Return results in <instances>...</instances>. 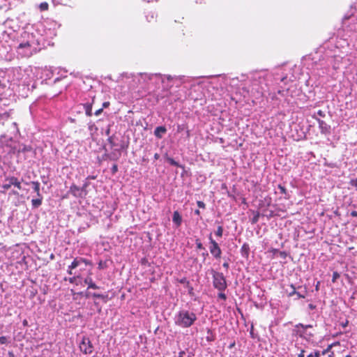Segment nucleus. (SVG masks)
I'll list each match as a JSON object with an SVG mask.
<instances>
[{"label":"nucleus","mask_w":357,"mask_h":357,"mask_svg":"<svg viewBox=\"0 0 357 357\" xmlns=\"http://www.w3.org/2000/svg\"><path fill=\"white\" fill-rule=\"evenodd\" d=\"M40 50L39 40L33 33L24 31L17 47V52L22 57H29Z\"/></svg>","instance_id":"nucleus-1"},{"label":"nucleus","mask_w":357,"mask_h":357,"mask_svg":"<svg viewBox=\"0 0 357 357\" xmlns=\"http://www.w3.org/2000/svg\"><path fill=\"white\" fill-rule=\"evenodd\" d=\"M109 105V102H104L103 106L107 107Z\"/></svg>","instance_id":"nucleus-54"},{"label":"nucleus","mask_w":357,"mask_h":357,"mask_svg":"<svg viewBox=\"0 0 357 357\" xmlns=\"http://www.w3.org/2000/svg\"><path fill=\"white\" fill-rule=\"evenodd\" d=\"M189 137H190V132H189V130H187L186 131V138H189Z\"/></svg>","instance_id":"nucleus-50"},{"label":"nucleus","mask_w":357,"mask_h":357,"mask_svg":"<svg viewBox=\"0 0 357 357\" xmlns=\"http://www.w3.org/2000/svg\"><path fill=\"white\" fill-rule=\"evenodd\" d=\"M268 73L266 71L255 72L251 75V86L248 89V92L262 95L267 87L266 77Z\"/></svg>","instance_id":"nucleus-2"},{"label":"nucleus","mask_w":357,"mask_h":357,"mask_svg":"<svg viewBox=\"0 0 357 357\" xmlns=\"http://www.w3.org/2000/svg\"><path fill=\"white\" fill-rule=\"evenodd\" d=\"M48 3L47 2H43L40 3L39 8L41 10H47L48 9Z\"/></svg>","instance_id":"nucleus-23"},{"label":"nucleus","mask_w":357,"mask_h":357,"mask_svg":"<svg viewBox=\"0 0 357 357\" xmlns=\"http://www.w3.org/2000/svg\"><path fill=\"white\" fill-rule=\"evenodd\" d=\"M6 137L4 136H1V138H0V148L2 147V145H3V139H5Z\"/></svg>","instance_id":"nucleus-37"},{"label":"nucleus","mask_w":357,"mask_h":357,"mask_svg":"<svg viewBox=\"0 0 357 357\" xmlns=\"http://www.w3.org/2000/svg\"><path fill=\"white\" fill-rule=\"evenodd\" d=\"M338 277L339 274L337 272H334L333 274V282H335Z\"/></svg>","instance_id":"nucleus-35"},{"label":"nucleus","mask_w":357,"mask_h":357,"mask_svg":"<svg viewBox=\"0 0 357 357\" xmlns=\"http://www.w3.org/2000/svg\"><path fill=\"white\" fill-rule=\"evenodd\" d=\"M332 347H333V344L329 345V346L327 347V349H326L324 350V351L321 353V355H323V356H324V355H325L326 353H328V352L331 350V349Z\"/></svg>","instance_id":"nucleus-30"},{"label":"nucleus","mask_w":357,"mask_h":357,"mask_svg":"<svg viewBox=\"0 0 357 357\" xmlns=\"http://www.w3.org/2000/svg\"><path fill=\"white\" fill-rule=\"evenodd\" d=\"M84 283L88 285V288L93 289H98L99 287L93 282V280L90 277H87L84 280Z\"/></svg>","instance_id":"nucleus-13"},{"label":"nucleus","mask_w":357,"mask_h":357,"mask_svg":"<svg viewBox=\"0 0 357 357\" xmlns=\"http://www.w3.org/2000/svg\"><path fill=\"white\" fill-rule=\"evenodd\" d=\"M75 280V277H73V278H70L69 279V282H70V283H73V282H74Z\"/></svg>","instance_id":"nucleus-48"},{"label":"nucleus","mask_w":357,"mask_h":357,"mask_svg":"<svg viewBox=\"0 0 357 357\" xmlns=\"http://www.w3.org/2000/svg\"><path fill=\"white\" fill-rule=\"evenodd\" d=\"M93 357H95V356H93Z\"/></svg>","instance_id":"nucleus-58"},{"label":"nucleus","mask_w":357,"mask_h":357,"mask_svg":"<svg viewBox=\"0 0 357 357\" xmlns=\"http://www.w3.org/2000/svg\"><path fill=\"white\" fill-rule=\"evenodd\" d=\"M92 296L93 297L98 298H103L105 297L104 295L98 293H93Z\"/></svg>","instance_id":"nucleus-31"},{"label":"nucleus","mask_w":357,"mask_h":357,"mask_svg":"<svg viewBox=\"0 0 357 357\" xmlns=\"http://www.w3.org/2000/svg\"><path fill=\"white\" fill-rule=\"evenodd\" d=\"M84 109L86 114L89 116H91L92 115V106L89 103H86L84 105Z\"/></svg>","instance_id":"nucleus-18"},{"label":"nucleus","mask_w":357,"mask_h":357,"mask_svg":"<svg viewBox=\"0 0 357 357\" xmlns=\"http://www.w3.org/2000/svg\"><path fill=\"white\" fill-rule=\"evenodd\" d=\"M290 287H291V291L289 292V296H293V295H295V294H296V288H295V287H294L293 284H291V285L290 286Z\"/></svg>","instance_id":"nucleus-28"},{"label":"nucleus","mask_w":357,"mask_h":357,"mask_svg":"<svg viewBox=\"0 0 357 357\" xmlns=\"http://www.w3.org/2000/svg\"><path fill=\"white\" fill-rule=\"evenodd\" d=\"M223 267L226 269H227L229 268V264L227 262H225L223 264H222Z\"/></svg>","instance_id":"nucleus-46"},{"label":"nucleus","mask_w":357,"mask_h":357,"mask_svg":"<svg viewBox=\"0 0 357 357\" xmlns=\"http://www.w3.org/2000/svg\"><path fill=\"white\" fill-rule=\"evenodd\" d=\"M167 160L170 165H172L173 166L180 167L178 163L176 161H175L173 158H168Z\"/></svg>","instance_id":"nucleus-25"},{"label":"nucleus","mask_w":357,"mask_h":357,"mask_svg":"<svg viewBox=\"0 0 357 357\" xmlns=\"http://www.w3.org/2000/svg\"><path fill=\"white\" fill-rule=\"evenodd\" d=\"M257 218H255V219L253 220V222H257Z\"/></svg>","instance_id":"nucleus-55"},{"label":"nucleus","mask_w":357,"mask_h":357,"mask_svg":"<svg viewBox=\"0 0 357 357\" xmlns=\"http://www.w3.org/2000/svg\"><path fill=\"white\" fill-rule=\"evenodd\" d=\"M31 150V147L29 146H24L22 149L23 152L29 151Z\"/></svg>","instance_id":"nucleus-33"},{"label":"nucleus","mask_w":357,"mask_h":357,"mask_svg":"<svg viewBox=\"0 0 357 357\" xmlns=\"http://www.w3.org/2000/svg\"><path fill=\"white\" fill-rule=\"evenodd\" d=\"M8 343V339L6 336H1L0 337V344H5Z\"/></svg>","instance_id":"nucleus-26"},{"label":"nucleus","mask_w":357,"mask_h":357,"mask_svg":"<svg viewBox=\"0 0 357 357\" xmlns=\"http://www.w3.org/2000/svg\"><path fill=\"white\" fill-rule=\"evenodd\" d=\"M311 325H303L302 324H297L296 326V330L297 334L302 338L306 340L307 342L312 340L314 335L312 333L307 331L308 328H311Z\"/></svg>","instance_id":"nucleus-6"},{"label":"nucleus","mask_w":357,"mask_h":357,"mask_svg":"<svg viewBox=\"0 0 357 357\" xmlns=\"http://www.w3.org/2000/svg\"><path fill=\"white\" fill-rule=\"evenodd\" d=\"M73 269H70V266H68V273L70 274V275H73Z\"/></svg>","instance_id":"nucleus-39"},{"label":"nucleus","mask_w":357,"mask_h":357,"mask_svg":"<svg viewBox=\"0 0 357 357\" xmlns=\"http://www.w3.org/2000/svg\"><path fill=\"white\" fill-rule=\"evenodd\" d=\"M351 215L352 217H357V211H353L351 212Z\"/></svg>","instance_id":"nucleus-38"},{"label":"nucleus","mask_w":357,"mask_h":357,"mask_svg":"<svg viewBox=\"0 0 357 357\" xmlns=\"http://www.w3.org/2000/svg\"><path fill=\"white\" fill-rule=\"evenodd\" d=\"M79 347L84 354H91L93 351V345L89 339L86 337L82 339Z\"/></svg>","instance_id":"nucleus-9"},{"label":"nucleus","mask_w":357,"mask_h":357,"mask_svg":"<svg viewBox=\"0 0 357 357\" xmlns=\"http://www.w3.org/2000/svg\"><path fill=\"white\" fill-rule=\"evenodd\" d=\"M132 77L135 82L134 86L150 84H157L159 82H163V77L160 74L138 73Z\"/></svg>","instance_id":"nucleus-3"},{"label":"nucleus","mask_w":357,"mask_h":357,"mask_svg":"<svg viewBox=\"0 0 357 357\" xmlns=\"http://www.w3.org/2000/svg\"><path fill=\"white\" fill-rule=\"evenodd\" d=\"M185 129V125H183V124H179L176 127V131L178 132H181L184 131Z\"/></svg>","instance_id":"nucleus-24"},{"label":"nucleus","mask_w":357,"mask_h":357,"mask_svg":"<svg viewBox=\"0 0 357 357\" xmlns=\"http://www.w3.org/2000/svg\"><path fill=\"white\" fill-rule=\"evenodd\" d=\"M345 357H351L350 355H347Z\"/></svg>","instance_id":"nucleus-57"},{"label":"nucleus","mask_w":357,"mask_h":357,"mask_svg":"<svg viewBox=\"0 0 357 357\" xmlns=\"http://www.w3.org/2000/svg\"><path fill=\"white\" fill-rule=\"evenodd\" d=\"M167 129L164 126H158L154 130V135L158 138H162V134H165Z\"/></svg>","instance_id":"nucleus-12"},{"label":"nucleus","mask_w":357,"mask_h":357,"mask_svg":"<svg viewBox=\"0 0 357 357\" xmlns=\"http://www.w3.org/2000/svg\"><path fill=\"white\" fill-rule=\"evenodd\" d=\"M350 185L354 186L357 190V178L350 181Z\"/></svg>","instance_id":"nucleus-29"},{"label":"nucleus","mask_w":357,"mask_h":357,"mask_svg":"<svg viewBox=\"0 0 357 357\" xmlns=\"http://www.w3.org/2000/svg\"><path fill=\"white\" fill-rule=\"evenodd\" d=\"M166 77H167L168 79H171V76H169H169H167Z\"/></svg>","instance_id":"nucleus-56"},{"label":"nucleus","mask_w":357,"mask_h":357,"mask_svg":"<svg viewBox=\"0 0 357 357\" xmlns=\"http://www.w3.org/2000/svg\"><path fill=\"white\" fill-rule=\"evenodd\" d=\"M102 112V109H100L97 110V111L95 112V114H96V116H98V115H99V114H100V112Z\"/></svg>","instance_id":"nucleus-47"},{"label":"nucleus","mask_w":357,"mask_h":357,"mask_svg":"<svg viewBox=\"0 0 357 357\" xmlns=\"http://www.w3.org/2000/svg\"><path fill=\"white\" fill-rule=\"evenodd\" d=\"M196 320V314L192 312H190L185 310L179 311L176 314L174 318V322L176 325L182 328H188L191 326Z\"/></svg>","instance_id":"nucleus-4"},{"label":"nucleus","mask_w":357,"mask_h":357,"mask_svg":"<svg viewBox=\"0 0 357 357\" xmlns=\"http://www.w3.org/2000/svg\"><path fill=\"white\" fill-rule=\"evenodd\" d=\"M351 31H353V37L357 39V22L353 24L351 28Z\"/></svg>","instance_id":"nucleus-19"},{"label":"nucleus","mask_w":357,"mask_h":357,"mask_svg":"<svg viewBox=\"0 0 357 357\" xmlns=\"http://www.w3.org/2000/svg\"><path fill=\"white\" fill-rule=\"evenodd\" d=\"M218 298H221V299H222V300L225 301V300H226V298H227V296H226V295H225V293H223V292H220V293L218 294Z\"/></svg>","instance_id":"nucleus-32"},{"label":"nucleus","mask_w":357,"mask_h":357,"mask_svg":"<svg viewBox=\"0 0 357 357\" xmlns=\"http://www.w3.org/2000/svg\"><path fill=\"white\" fill-rule=\"evenodd\" d=\"M222 233H223V228L222 226H218V229L215 231V235L218 237H221L222 236Z\"/></svg>","instance_id":"nucleus-22"},{"label":"nucleus","mask_w":357,"mask_h":357,"mask_svg":"<svg viewBox=\"0 0 357 357\" xmlns=\"http://www.w3.org/2000/svg\"><path fill=\"white\" fill-rule=\"evenodd\" d=\"M317 114H318L319 116H321V117H324V116H325L324 112L323 111H321V110H319V111L317 112Z\"/></svg>","instance_id":"nucleus-36"},{"label":"nucleus","mask_w":357,"mask_h":357,"mask_svg":"<svg viewBox=\"0 0 357 357\" xmlns=\"http://www.w3.org/2000/svg\"><path fill=\"white\" fill-rule=\"evenodd\" d=\"M279 188L280 189L282 193L285 192V188L283 186L279 185Z\"/></svg>","instance_id":"nucleus-45"},{"label":"nucleus","mask_w":357,"mask_h":357,"mask_svg":"<svg viewBox=\"0 0 357 357\" xmlns=\"http://www.w3.org/2000/svg\"><path fill=\"white\" fill-rule=\"evenodd\" d=\"M146 17H147L148 21H149V22H151V20H153V18H154V13H151V15L150 16V18H151V19H149V17H148V16H147Z\"/></svg>","instance_id":"nucleus-42"},{"label":"nucleus","mask_w":357,"mask_h":357,"mask_svg":"<svg viewBox=\"0 0 357 357\" xmlns=\"http://www.w3.org/2000/svg\"><path fill=\"white\" fill-rule=\"evenodd\" d=\"M305 351L304 349L297 347V357H304Z\"/></svg>","instance_id":"nucleus-20"},{"label":"nucleus","mask_w":357,"mask_h":357,"mask_svg":"<svg viewBox=\"0 0 357 357\" xmlns=\"http://www.w3.org/2000/svg\"><path fill=\"white\" fill-rule=\"evenodd\" d=\"M172 221L175 225L176 227L181 226L182 223V216L178 211H175L173 213Z\"/></svg>","instance_id":"nucleus-11"},{"label":"nucleus","mask_w":357,"mask_h":357,"mask_svg":"<svg viewBox=\"0 0 357 357\" xmlns=\"http://www.w3.org/2000/svg\"><path fill=\"white\" fill-rule=\"evenodd\" d=\"M319 127L321 129V132H327L330 129V126L326 124L322 120L318 119Z\"/></svg>","instance_id":"nucleus-14"},{"label":"nucleus","mask_w":357,"mask_h":357,"mask_svg":"<svg viewBox=\"0 0 357 357\" xmlns=\"http://www.w3.org/2000/svg\"><path fill=\"white\" fill-rule=\"evenodd\" d=\"M213 286L220 291H224L227 288V282L222 273L214 272L213 275Z\"/></svg>","instance_id":"nucleus-7"},{"label":"nucleus","mask_w":357,"mask_h":357,"mask_svg":"<svg viewBox=\"0 0 357 357\" xmlns=\"http://www.w3.org/2000/svg\"><path fill=\"white\" fill-rule=\"evenodd\" d=\"M43 197H38L37 199H33L31 204L33 208H38L42 204Z\"/></svg>","instance_id":"nucleus-16"},{"label":"nucleus","mask_w":357,"mask_h":357,"mask_svg":"<svg viewBox=\"0 0 357 357\" xmlns=\"http://www.w3.org/2000/svg\"><path fill=\"white\" fill-rule=\"evenodd\" d=\"M117 169H117V165H113V167H112V172L114 173V172H117Z\"/></svg>","instance_id":"nucleus-41"},{"label":"nucleus","mask_w":357,"mask_h":357,"mask_svg":"<svg viewBox=\"0 0 357 357\" xmlns=\"http://www.w3.org/2000/svg\"><path fill=\"white\" fill-rule=\"evenodd\" d=\"M108 142L110 143V144L112 146L114 145V143H113V141H112V137H110L108 138Z\"/></svg>","instance_id":"nucleus-44"},{"label":"nucleus","mask_w":357,"mask_h":357,"mask_svg":"<svg viewBox=\"0 0 357 357\" xmlns=\"http://www.w3.org/2000/svg\"><path fill=\"white\" fill-rule=\"evenodd\" d=\"M196 246H197V248L199 249V250H202L204 249V247H203V245L202 243H201V241L198 239L196 240Z\"/></svg>","instance_id":"nucleus-27"},{"label":"nucleus","mask_w":357,"mask_h":357,"mask_svg":"<svg viewBox=\"0 0 357 357\" xmlns=\"http://www.w3.org/2000/svg\"><path fill=\"white\" fill-rule=\"evenodd\" d=\"M295 295H296L298 298H305L304 295H302L299 292H297V291Z\"/></svg>","instance_id":"nucleus-40"},{"label":"nucleus","mask_w":357,"mask_h":357,"mask_svg":"<svg viewBox=\"0 0 357 357\" xmlns=\"http://www.w3.org/2000/svg\"><path fill=\"white\" fill-rule=\"evenodd\" d=\"M31 185L33 186V190L36 192L38 197H40V183L38 181H32Z\"/></svg>","instance_id":"nucleus-17"},{"label":"nucleus","mask_w":357,"mask_h":357,"mask_svg":"<svg viewBox=\"0 0 357 357\" xmlns=\"http://www.w3.org/2000/svg\"><path fill=\"white\" fill-rule=\"evenodd\" d=\"M82 264H88L87 260L82 257L75 258L70 265V269H75Z\"/></svg>","instance_id":"nucleus-10"},{"label":"nucleus","mask_w":357,"mask_h":357,"mask_svg":"<svg viewBox=\"0 0 357 357\" xmlns=\"http://www.w3.org/2000/svg\"><path fill=\"white\" fill-rule=\"evenodd\" d=\"M209 239H210V243H211V246H210L211 253L213 255L214 257L220 258L221 256L222 252H221V250H220L218 243L215 242L212 238L211 236H210Z\"/></svg>","instance_id":"nucleus-8"},{"label":"nucleus","mask_w":357,"mask_h":357,"mask_svg":"<svg viewBox=\"0 0 357 357\" xmlns=\"http://www.w3.org/2000/svg\"><path fill=\"white\" fill-rule=\"evenodd\" d=\"M0 186L3 188V190L1 191L2 193H5L12 186L17 188L18 190H21L22 188L20 181L15 176L6 177L1 184H0Z\"/></svg>","instance_id":"nucleus-5"},{"label":"nucleus","mask_w":357,"mask_h":357,"mask_svg":"<svg viewBox=\"0 0 357 357\" xmlns=\"http://www.w3.org/2000/svg\"><path fill=\"white\" fill-rule=\"evenodd\" d=\"M73 189H76L77 190V188L75 186V185H73L71 188H70V190H73Z\"/></svg>","instance_id":"nucleus-51"},{"label":"nucleus","mask_w":357,"mask_h":357,"mask_svg":"<svg viewBox=\"0 0 357 357\" xmlns=\"http://www.w3.org/2000/svg\"><path fill=\"white\" fill-rule=\"evenodd\" d=\"M8 357H15V356L12 351L8 352Z\"/></svg>","instance_id":"nucleus-49"},{"label":"nucleus","mask_w":357,"mask_h":357,"mask_svg":"<svg viewBox=\"0 0 357 357\" xmlns=\"http://www.w3.org/2000/svg\"><path fill=\"white\" fill-rule=\"evenodd\" d=\"M154 158L155 159H158L159 158V155L158 153H155V155H154Z\"/></svg>","instance_id":"nucleus-52"},{"label":"nucleus","mask_w":357,"mask_h":357,"mask_svg":"<svg viewBox=\"0 0 357 357\" xmlns=\"http://www.w3.org/2000/svg\"><path fill=\"white\" fill-rule=\"evenodd\" d=\"M307 357H321V352L315 350L314 352L309 354Z\"/></svg>","instance_id":"nucleus-21"},{"label":"nucleus","mask_w":357,"mask_h":357,"mask_svg":"<svg viewBox=\"0 0 357 357\" xmlns=\"http://www.w3.org/2000/svg\"><path fill=\"white\" fill-rule=\"evenodd\" d=\"M10 195H18L19 192L16 190H12Z\"/></svg>","instance_id":"nucleus-43"},{"label":"nucleus","mask_w":357,"mask_h":357,"mask_svg":"<svg viewBox=\"0 0 357 357\" xmlns=\"http://www.w3.org/2000/svg\"><path fill=\"white\" fill-rule=\"evenodd\" d=\"M195 214H197V215H199V213H200V212H199V210H196V211H195Z\"/></svg>","instance_id":"nucleus-53"},{"label":"nucleus","mask_w":357,"mask_h":357,"mask_svg":"<svg viewBox=\"0 0 357 357\" xmlns=\"http://www.w3.org/2000/svg\"><path fill=\"white\" fill-rule=\"evenodd\" d=\"M241 255L243 257H248L250 252V247L248 243H244L241 248Z\"/></svg>","instance_id":"nucleus-15"},{"label":"nucleus","mask_w":357,"mask_h":357,"mask_svg":"<svg viewBox=\"0 0 357 357\" xmlns=\"http://www.w3.org/2000/svg\"><path fill=\"white\" fill-rule=\"evenodd\" d=\"M197 206L199 207V208H205V204L202 202V201H198L197 202Z\"/></svg>","instance_id":"nucleus-34"}]
</instances>
